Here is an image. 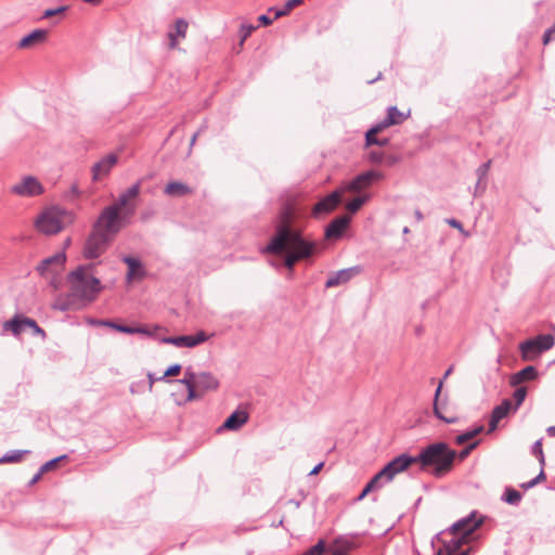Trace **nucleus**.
Wrapping results in <instances>:
<instances>
[{
    "mask_svg": "<svg viewBox=\"0 0 555 555\" xmlns=\"http://www.w3.org/2000/svg\"><path fill=\"white\" fill-rule=\"evenodd\" d=\"M353 276L352 269L340 270L334 275L330 276L325 283L327 288L338 286L340 284L347 283Z\"/></svg>",
    "mask_w": 555,
    "mask_h": 555,
    "instance_id": "c85d7f7f",
    "label": "nucleus"
},
{
    "mask_svg": "<svg viewBox=\"0 0 555 555\" xmlns=\"http://www.w3.org/2000/svg\"><path fill=\"white\" fill-rule=\"evenodd\" d=\"M482 524V518L476 519V513L468 517L459 520L450 528V533L453 535L451 543H453V551H457L463 544L468 542L469 535L478 529Z\"/></svg>",
    "mask_w": 555,
    "mask_h": 555,
    "instance_id": "1a4fd4ad",
    "label": "nucleus"
},
{
    "mask_svg": "<svg viewBox=\"0 0 555 555\" xmlns=\"http://www.w3.org/2000/svg\"><path fill=\"white\" fill-rule=\"evenodd\" d=\"M533 454L539 457L540 464L544 465V454H543V450H542V442L540 440H538L534 443Z\"/></svg>",
    "mask_w": 555,
    "mask_h": 555,
    "instance_id": "a19ab883",
    "label": "nucleus"
},
{
    "mask_svg": "<svg viewBox=\"0 0 555 555\" xmlns=\"http://www.w3.org/2000/svg\"><path fill=\"white\" fill-rule=\"evenodd\" d=\"M74 222V216L57 206L43 208L35 218V229L44 235H54Z\"/></svg>",
    "mask_w": 555,
    "mask_h": 555,
    "instance_id": "39448f33",
    "label": "nucleus"
},
{
    "mask_svg": "<svg viewBox=\"0 0 555 555\" xmlns=\"http://www.w3.org/2000/svg\"><path fill=\"white\" fill-rule=\"evenodd\" d=\"M382 179V175L377 171L370 170L357 176L353 180L348 182L343 189V193L345 191L360 193L367 188H370L373 182Z\"/></svg>",
    "mask_w": 555,
    "mask_h": 555,
    "instance_id": "dca6fc26",
    "label": "nucleus"
},
{
    "mask_svg": "<svg viewBox=\"0 0 555 555\" xmlns=\"http://www.w3.org/2000/svg\"><path fill=\"white\" fill-rule=\"evenodd\" d=\"M94 266L78 267L68 275L72 294L77 298L93 301L102 291L101 282L93 273Z\"/></svg>",
    "mask_w": 555,
    "mask_h": 555,
    "instance_id": "20e7f679",
    "label": "nucleus"
},
{
    "mask_svg": "<svg viewBox=\"0 0 555 555\" xmlns=\"http://www.w3.org/2000/svg\"><path fill=\"white\" fill-rule=\"evenodd\" d=\"M456 456L457 453L451 450L447 443L438 442L429 444L415 457L416 463H420L423 469L433 467V474L436 477H441L452 469Z\"/></svg>",
    "mask_w": 555,
    "mask_h": 555,
    "instance_id": "7ed1b4c3",
    "label": "nucleus"
},
{
    "mask_svg": "<svg viewBox=\"0 0 555 555\" xmlns=\"http://www.w3.org/2000/svg\"><path fill=\"white\" fill-rule=\"evenodd\" d=\"M409 116L410 111L401 112L396 106L389 107L386 118L366 132V144L386 145L388 139H377L376 135L391 126L402 124Z\"/></svg>",
    "mask_w": 555,
    "mask_h": 555,
    "instance_id": "0eeeda50",
    "label": "nucleus"
},
{
    "mask_svg": "<svg viewBox=\"0 0 555 555\" xmlns=\"http://www.w3.org/2000/svg\"><path fill=\"white\" fill-rule=\"evenodd\" d=\"M555 338L551 334L539 335L532 339H528L519 345L521 358L525 361H532L543 351L554 346Z\"/></svg>",
    "mask_w": 555,
    "mask_h": 555,
    "instance_id": "9d476101",
    "label": "nucleus"
},
{
    "mask_svg": "<svg viewBox=\"0 0 555 555\" xmlns=\"http://www.w3.org/2000/svg\"><path fill=\"white\" fill-rule=\"evenodd\" d=\"M482 430H483V426H479V427H476L473 430H469V431H466V433H464L462 435H459L455 438V442H456V444H460V446L461 444H465V443L469 442L470 440H473Z\"/></svg>",
    "mask_w": 555,
    "mask_h": 555,
    "instance_id": "7c9ffc66",
    "label": "nucleus"
},
{
    "mask_svg": "<svg viewBox=\"0 0 555 555\" xmlns=\"http://www.w3.org/2000/svg\"><path fill=\"white\" fill-rule=\"evenodd\" d=\"M526 396H527V388L526 387H518L514 391L513 398L515 400V404H513V408H514L515 411H517V409L521 405V403L524 402Z\"/></svg>",
    "mask_w": 555,
    "mask_h": 555,
    "instance_id": "f704fd0d",
    "label": "nucleus"
},
{
    "mask_svg": "<svg viewBox=\"0 0 555 555\" xmlns=\"http://www.w3.org/2000/svg\"><path fill=\"white\" fill-rule=\"evenodd\" d=\"M545 479V474L543 470H541V473L538 475V477L533 478L532 480H530L529 482H525L521 485V488L524 489H529V488H532L534 487L537 483L541 482L542 480Z\"/></svg>",
    "mask_w": 555,
    "mask_h": 555,
    "instance_id": "ea45409f",
    "label": "nucleus"
},
{
    "mask_svg": "<svg viewBox=\"0 0 555 555\" xmlns=\"http://www.w3.org/2000/svg\"><path fill=\"white\" fill-rule=\"evenodd\" d=\"M122 260L128 266V272L126 274V281L128 284L142 281L145 278L144 268L139 259L125 256Z\"/></svg>",
    "mask_w": 555,
    "mask_h": 555,
    "instance_id": "aec40b11",
    "label": "nucleus"
},
{
    "mask_svg": "<svg viewBox=\"0 0 555 555\" xmlns=\"http://www.w3.org/2000/svg\"><path fill=\"white\" fill-rule=\"evenodd\" d=\"M165 194L171 197H181L192 194L193 190L188 185L179 181L169 182L164 190Z\"/></svg>",
    "mask_w": 555,
    "mask_h": 555,
    "instance_id": "b1692460",
    "label": "nucleus"
},
{
    "mask_svg": "<svg viewBox=\"0 0 555 555\" xmlns=\"http://www.w3.org/2000/svg\"><path fill=\"white\" fill-rule=\"evenodd\" d=\"M66 8L65 7H60L57 9H49V10H46L44 13H43V17L44 18H49V17H52L54 15H57V14H61L63 12H65Z\"/></svg>",
    "mask_w": 555,
    "mask_h": 555,
    "instance_id": "49530a36",
    "label": "nucleus"
},
{
    "mask_svg": "<svg viewBox=\"0 0 555 555\" xmlns=\"http://www.w3.org/2000/svg\"><path fill=\"white\" fill-rule=\"evenodd\" d=\"M258 20L264 26H269L272 24V20L270 17H268L267 15H260Z\"/></svg>",
    "mask_w": 555,
    "mask_h": 555,
    "instance_id": "3c124183",
    "label": "nucleus"
},
{
    "mask_svg": "<svg viewBox=\"0 0 555 555\" xmlns=\"http://www.w3.org/2000/svg\"><path fill=\"white\" fill-rule=\"evenodd\" d=\"M442 387H443V380H440L438 384V387L436 389V392H435L434 402H437L442 399V397H441Z\"/></svg>",
    "mask_w": 555,
    "mask_h": 555,
    "instance_id": "09e8293b",
    "label": "nucleus"
},
{
    "mask_svg": "<svg viewBox=\"0 0 555 555\" xmlns=\"http://www.w3.org/2000/svg\"><path fill=\"white\" fill-rule=\"evenodd\" d=\"M448 223H449L451 227H453V228H455V229L460 230L461 232H463L462 223H461V222H459L457 220H455V219H449V220H448Z\"/></svg>",
    "mask_w": 555,
    "mask_h": 555,
    "instance_id": "8fccbe9b",
    "label": "nucleus"
},
{
    "mask_svg": "<svg viewBox=\"0 0 555 555\" xmlns=\"http://www.w3.org/2000/svg\"><path fill=\"white\" fill-rule=\"evenodd\" d=\"M382 478H385L383 475H380V472L378 474H376L371 480L370 482L364 487L366 489V491L371 492L373 491L376 487H377V483L378 481L382 479Z\"/></svg>",
    "mask_w": 555,
    "mask_h": 555,
    "instance_id": "37998d69",
    "label": "nucleus"
},
{
    "mask_svg": "<svg viewBox=\"0 0 555 555\" xmlns=\"http://www.w3.org/2000/svg\"><path fill=\"white\" fill-rule=\"evenodd\" d=\"M537 370L533 366H526L525 369L520 370L519 372L512 376L511 385L517 386L524 382L532 380L537 377Z\"/></svg>",
    "mask_w": 555,
    "mask_h": 555,
    "instance_id": "cd10ccee",
    "label": "nucleus"
},
{
    "mask_svg": "<svg viewBox=\"0 0 555 555\" xmlns=\"http://www.w3.org/2000/svg\"><path fill=\"white\" fill-rule=\"evenodd\" d=\"M65 261V254L57 253L54 256L42 260L37 267L39 274L49 282L54 291L59 289L61 285Z\"/></svg>",
    "mask_w": 555,
    "mask_h": 555,
    "instance_id": "6e6552de",
    "label": "nucleus"
},
{
    "mask_svg": "<svg viewBox=\"0 0 555 555\" xmlns=\"http://www.w3.org/2000/svg\"><path fill=\"white\" fill-rule=\"evenodd\" d=\"M521 500V494L513 488H507L505 491V501L508 504H517Z\"/></svg>",
    "mask_w": 555,
    "mask_h": 555,
    "instance_id": "e433bc0d",
    "label": "nucleus"
},
{
    "mask_svg": "<svg viewBox=\"0 0 555 555\" xmlns=\"http://www.w3.org/2000/svg\"><path fill=\"white\" fill-rule=\"evenodd\" d=\"M25 320H29V318L16 314L13 319L5 321L2 327L4 331H10L13 335L18 336L27 327Z\"/></svg>",
    "mask_w": 555,
    "mask_h": 555,
    "instance_id": "a878e982",
    "label": "nucleus"
},
{
    "mask_svg": "<svg viewBox=\"0 0 555 555\" xmlns=\"http://www.w3.org/2000/svg\"><path fill=\"white\" fill-rule=\"evenodd\" d=\"M179 382L188 389L186 401L199 399L208 391H216L220 386L219 379L212 373H196L192 367L185 369L183 378Z\"/></svg>",
    "mask_w": 555,
    "mask_h": 555,
    "instance_id": "423d86ee",
    "label": "nucleus"
},
{
    "mask_svg": "<svg viewBox=\"0 0 555 555\" xmlns=\"http://www.w3.org/2000/svg\"><path fill=\"white\" fill-rule=\"evenodd\" d=\"M547 431L551 434V435H554L555 434V427H550L547 429Z\"/></svg>",
    "mask_w": 555,
    "mask_h": 555,
    "instance_id": "e2e57ef3",
    "label": "nucleus"
},
{
    "mask_svg": "<svg viewBox=\"0 0 555 555\" xmlns=\"http://www.w3.org/2000/svg\"><path fill=\"white\" fill-rule=\"evenodd\" d=\"M48 38V30L36 29L27 36L23 37L18 43L21 49H30L43 43Z\"/></svg>",
    "mask_w": 555,
    "mask_h": 555,
    "instance_id": "4be33fe9",
    "label": "nucleus"
},
{
    "mask_svg": "<svg viewBox=\"0 0 555 555\" xmlns=\"http://www.w3.org/2000/svg\"><path fill=\"white\" fill-rule=\"evenodd\" d=\"M516 412L513 408V403L509 399H505L502 401L501 404L496 405L491 413L490 421H489V428L488 434L493 433L500 422L507 417L509 413Z\"/></svg>",
    "mask_w": 555,
    "mask_h": 555,
    "instance_id": "6ab92c4d",
    "label": "nucleus"
},
{
    "mask_svg": "<svg viewBox=\"0 0 555 555\" xmlns=\"http://www.w3.org/2000/svg\"><path fill=\"white\" fill-rule=\"evenodd\" d=\"M341 195H343V191L337 190V191L331 193L330 195L325 196L324 198H322L319 203H317L313 206L312 215L315 218H318L321 215L330 214L340 203Z\"/></svg>",
    "mask_w": 555,
    "mask_h": 555,
    "instance_id": "f3484780",
    "label": "nucleus"
},
{
    "mask_svg": "<svg viewBox=\"0 0 555 555\" xmlns=\"http://www.w3.org/2000/svg\"><path fill=\"white\" fill-rule=\"evenodd\" d=\"M295 218V208L286 206L279 216L274 235L263 249L264 253L273 255L284 254V263L291 271L296 262L312 256L317 249L315 243L304 238L294 227Z\"/></svg>",
    "mask_w": 555,
    "mask_h": 555,
    "instance_id": "f257e3e1",
    "label": "nucleus"
},
{
    "mask_svg": "<svg viewBox=\"0 0 555 555\" xmlns=\"http://www.w3.org/2000/svg\"><path fill=\"white\" fill-rule=\"evenodd\" d=\"M323 466H324L323 462L319 463L317 466H314L312 468V470L309 473V475H311V476L318 475L321 472V469L323 468Z\"/></svg>",
    "mask_w": 555,
    "mask_h": 555,
    "instance_id": "603ef678",
    "label": "nucleus"
},
{
    "mask_svg": "<svg viewBox=\"0 0 555 555\" xmlns=\"http://www.w3.org/2000/svg\"><path fill=\"white\" fill-rule=\"evenodd\" d=\"M367 199H369V196H366V195L357 196L352 201H350L349 203L346 204V209L348 210V212L354 214L363 206V204Z\"/></svg>",
    "mask_w": 555,
    "mask_h": 555,
    "instance_id": "2f4dec72",
    "label": "nucleus"
},
{
    "mask_svg": "<svg viewBox=\"0 0 555 555\" xmlns=\"http://www.w3.org/2000/svg\"><path fill=\"white\" fill-rule=\"evenodd\" d=\"M412 464H416L415 456H409L401 454L389 462L382 470L380 475L385 477L387 481L393 479V477L404 470H406Z\"/></svg>",
    "mask_w": 555,
    "mask_h": 555,
    "instance_id": "4468645a",
    "label": "nucleus"
},
{
    "mask_svg": "<svg viewBox=\"0 0 555 555\" xmlns=\"http://www.w3.org/2000/svg\"><path fill=\"white\" fill-rule=\"evenodd\" d=\"M353 544L346 539H337L330 547L332 555H348Z\"/></svg>",
    "mask_w": 555,
    "mask_h": 555,
    "instance_id": "c756f323",
    "label": "nucleus"
},
{
    "mask_svg": "<svg viewBox=\"0 0 555 555\" xmlns=\"http://www.w3.org/2000/svg\"><path fill=\"white\" fill-rule=\"evenodd\" d=\"M490 167V162L483 165V172H486Z\"/></svg>",
    "mask_w": 555,
    "mask_h": 555,
    "instance_id": "680f3d73",
    "label": "nucleus"
},
{
    "mask_svg": "<svg viewBox=\"0 0 555 555\" xmlns=\"http://www.w3.org/2000/svg\"><path fill=\"white\" fill-rule=\"evenodd\" d=\"M44 192L41 182L33 176H25L10 188V193L21 197H35Z\"/></svg>",
    "mask_w": 555,
    "mask_h": 555,
    "instance_id": "9b49d317",
    "label": "nucleus"
},
{
    "mask_svg": "<svg viewBox=\"0 0 555 555\" xmlns=\"http://www.w3.org/2000/svg\"><path fill=\"white\" fill-rule=\"evenodd\" d=\"M257 27L253 24L243 23L240 28V47H243L245 40L251 35L253 31H255Z\"/></svg>",
    "mask_w": 555,
    "mask_h": 555,
    "instance_id": "473e14b6",
    "label": "nucleus"
},
{
    "mask_svg": "<svg viewBox=\"0 0 555 555\" xmlns=\"http://www.w3.org/2000/svg\"><path fill=\"white\" fill-rule=\"evenodd\" d=\"M140 191L141 185L138 182L122 192L113 204L101 211L93 228L114 238L127 224L128 218L133 216L135 211L134 201Z\"/></svg>",
    "mask_w": 555,
    "mask_h": 555,
    "instance_id": "f03ea898",
    "label": "nucleus"
},
{
    "mask_svg": "<svg viewBox=\"0 0 555 555\" xmlns=\"http://www.w3.org/2000/svg\"><path fill=\"white\" fill-rule=\"evenodd\" d=\"M325 550L323 541H319L314 546L304 552L301 555H322Z\"/></svg>",
    "mask_w": 555,
    "mask_h": 555,
    "instance_id": "58836bf2",
    "label": "nucleus"
},
{
    "mask_svg": "<svg viewBox=\"0 0 555 555\" xmlns=\"http://www.w3.org/2000/svg\"><path fill=\"white\" fill-rule=\"evenodd\" d=\"M117 154H108L92 166V180L100 181L111 172L112 168L118 163Z\"/></svg>",
    "mask_w": 555,
    "mask_h": 555,
    "instance_id": "a211bd4d",
    "label": "nucleus"
},
{
    "mask_svg": "<svg viewBox=\"0 0 555 555\" xmlns=\"http://www.w3.org/2000/svg\"><path fill=\"white\" fill-rule=\"evenodd\" d=\"M552 38H553L552 31H547L546 30L544 36H543V43L547 44L551 41Z\"/></svg>",
    "mask_w": 555,
    "mask_h": 555,
    "instance_id": "5fc2aeb1",
    "label": "nucleus"
},
{
    "mask_svg": "<svg viewBox=\"0 0 555 555\" xmlns=\"http://www.w3.org/2000/svg\"><path fill=\"white\" fill-rule=\"evenodd\" d=\"M302 2H304V0H288L285 3V7H284L283 10H278L275 12L274 17L279 18L281 16H284V15L288 14L294 8L300 5Z\"/></svg>",
    "mask_w": 555,
    "mask_h": 555,
    "instance_id": "72a5a7b5",
    "label": "nucleus"
},
{
    "mask_svg": "<svg viewBox=\"0 0 555 555\" xmlns=\"http://www.w3.org/2000/svg\"><path fill=\"white\" fill-rule=\"evenodd\" d=\"M552 38H553L552 31H547L546 30L544 36H543V43L547 44L551 41Z\"/></svg>",
    "mask_w": 555,
    "mask_h": 555,
    "instance_id": "864d4df0",
    "label": "nucleus"
},
{
    "mask_svg": "<svg viewBox=\"0 0 555 555\" xmlns=\"http://www.w3.org/2000/svg\"><path fill=\"white\" fill-rule=\"evenodd\" d=\"M26 326L31 328L35 335L40 336L42 339L46 338V332L36 323L35 320H25Z\"/></svg>",
    "mask_w": 555,
    "mask_h": 555,
    "instance_id": "4c0bfd02",
    "label": "nucleus"
},
{
    "mask_svg": "<svg viewBox=\"0 0 555 555\" xmlns=\"http://www.w3.org/2000/svg\"><path fill=\"white\" fill-rule=\"evenodd\" d=\"M147 377H149V380H150V389H152L153 384L155 383V378L153 377V375L151 373L147 375Z\"/></svg>",
    "mask_w": 555,
    "mask_h": 555,
    "instance_id": "6e6d98bb",
    "label": "nucleus"
},
{
    "mask_svg": "<svg viewBox=\"0 0 555 555\" xmlns=\"http://www.w3.org/2000/svg\"><path fill=\"white\" fill-rule=\"evenodd\" d=\"M27 451H15L10 455H5L0 459V463H17L21 462Z\"/></svg>",
    "mask_w": 555,
    "mask_h": 555,
    "instance_id": "c9c22d12",
    "label": "nucleus"
},
{
    "mask_svg": "<svg viewBox=\"0 0 555 555\" xmlns=\"http://www.w3.org/2000/svg\"><path fill=\"white\" fill-rule=\"evenodd\" d=\"M248 417L246 411L237 410L224 421L219 430L236 431L247 423Z\"/></svg>",
    "mask_w": 555,
    "mask_h": 555,
    "instance_id": "412c9836",
    "label": "nucleus"
},
{
    "mask_svg": "<svg viewBox=\"0 0 555 555\" xmlns=\"http://www.w3.org/2000/svg\"><path fill=\"white\" fill-rule=\"evenodd\" d=\"M41 474H42V473H41V470H40V472H39V473L34 477V479H33V481H31V482H33V483H34V482H37V481L39 480V478H40Z\"/></svg>",
    "mask_w": 555,
    "mask_h": 555,
    "instance_id": "bf43d9fd",
    "label": "nucleus"
},
{
    "mask_svg": "<svg viewBox=\"0 0 555 555\" xmlns=\"http://www.w3.org/2000/svg\"><path fill=\"white\" fill-rule=\"evenodd\" d=\"M382 478H385L383 475H380V472L378 474H376L371 480L370 482L364 487L366 489V491L371 492L373 491L376 487H377V483L378 481L382 479Z\"/></svg>",
    "mask_w": 555,
    "mask_h": 555,
    "instance_id": "c03bdc74",
    "label": "nucleus"
},
{
    "mask_svg": "<svg viewBox=\"0 0 555 555\" xmlns=\"http://www.w3.org/2000/svg\"><path fill=\"white\" fill-rule=\"evenodd\" d=\"M350 219L348 216H341L333 220L325 231L326 238H336L341 235L349 223Z\"/></svg>",
    "mask_w": 555,
    "mask_h": 555,
    "instance_id": "5701e85b",
    "label": "nucleus"
},
{
    "mask_svg": "<svg viewBox=\"0 0 555 555\" xmlns=\"http://www.w3.org/2000/svg\"><path fill=\"white\" fill-rule=\"evenodd\" d=\"M197 139V133H195L191 139V145H194L195 141Z\"/></svg>",
    "mask_w": 555,
    "mask_h": 555,
    "instance_id": "052dcab7",
    "label": "nucleus"
},
{
    "mask_svg": "<svg viewBox=\"0 0 555 555\" xmlns=\"http://www.w3.org/2000/svg\"><path fill=\"white\" fill-rule=\"evenodd\" d=\"M451 371H452V367H450L449 370H447V372L444 373L443 375V378L441 380L444 382V379L451 374Z\"/></svg>",
    "mask_w": 555,
    "mask_h": 555,
    "instance_id": "13d9d810",
    "label": "nucleus"
},
{
    "mask_svg": "<svg viewBox=\"0 0 555 555\" xmlns=\"http://www.w3.org/2000/svg\"><path fill=\"white\" fill-rule=\"evenodd\" d=\"M181 372V365L180 364H173L171 366H169L165 373H164V376L163 377H173V376H178Z\"/></svg>",
    "mask_w": 555,
    "mask_h": 555,
    "instance_id": "79ce46f5",
    "label": "nucleus"
},
{
    "mask_svg": "<svg viewBox=\"0 0 555 555\" xmlns=\"http://www.w3.org/2000/svg\"><path fill=\"white\" fill-rule=\"evenodd\" d=\"M188 27L189 24L185 20L180 18L176 22L175 31L168 34L170 49L177 48L179 38H185Z\"/></svg>",
    "mask_w": 555,
    "mask_h": 555,
    "instance_id": "393cba45",
    "label": "nucleus"
},
{
    "mask_svg": "<svg viewBox=\"0 0 555 555\" xmlns=\"http://www.w3.org/2000/svg\"><path fill=\"white\" fill-rule=\"evenodd\" d=\"M369 493H370V492H369V491H366V489L364 488V489L362 490L361 494L359 495V500L364 499Z\"/></svg>",
    "mask_w": 555,
    "mask_h": 555,
    "instance_id": "4d7b16f0",
    "label": "nucleus"
},
{
    "mask_svg": "<svg viewBox=\"0 0 555 555\" xmlns=\"http://www.w3.org/2000/svg\"><path fill=\"white\" fill-rule=\"evenodd\" d=\"M98 325L108 326L117 332L126 333V334H135V333H141V334H146V335L153 334L151 331L146 330L145 327H132V326L119 325L112 321H99Z\"/></svg>",
    "mask_w": 555,
    "mask_h": 555,
    "instance_id": "bb28decb",
    "label": "nucleus"
},
{
    "mask_svg": "<svg viewBox=\"0 0 555 555\" xmlns=\"http://www.w3.org/2000/svg\"><path fill=\"white\" fill-rule=\"evenodd\" d=\"M433 412L436 417L448 424H455L460 421L457 408L451 402L448 396L437 402H434Z\"/></svg>",
    "mask_w": 555,
    "mask_h": 555,
    "instance_id": "ddd939ff",
    "label": "nucleus"
},
{
    "mask_svg": "<svg viewBox=\"0 0 555 555\" xmlns=\"http://www.w3.org/2000/svg\"><path fill=\"white\" fill-rule=\"evenodd\" d=\"M62 457H57V459H54V460H51L49 462H47L44 465H42L41 467V473H47L49 470H52L56 467V464L57 462L61 460Z\"/></svg>",
    "mask_w": 555,
    "mask_h": 555,
    "instance_id": "de8ad7c7",
    "label": "nucleus"
},
{
    "mask_svg": "<svg viewBox=\"0 0 555 555\" xmlns=\"http://www.w3.org/2000/svg\"><path fill=\"white\" fill-rule=\"evenodd\" d=\"M210 335H208L204 331H198L194 335H182L175 337H165L162 339V343L173 345L178 348H194L206 340H208Z\"/></svg>",
    "mask_w": 555,
    "mask_h": 555,
    "instance_id": "2eb2a0df",
    "label": "nucleus"
},
{
    "mask_svg": "<svg viewBox=\"0 0 555 555\" xmlns=\"http://www.w3.org/2000/svg\"><path fill=\"white\" fill-rule=\"evenodd\" d=\"M477 444H478V441H474V442L469 443L464 450H462L459 453L460 460L466 459L468 456V454L472 452V450L477 447Z\"/></svg>",
    "mask_w": 555,
    "mask_h": 555,
    "instance_id": "a18cd8bd",
    "label": "nucleus"
},
{
    "mask_svg": "<svg viewBox=\"0 0 555 555\" xmlns=\"http://www.w3.org/2000/svg\"><path fill=\"white\" fill-rule=\"evenodd\" d=\"M112 241V236L93 228L91 234L89 235L86 242L85 256L87 258L99 257L105 251V249Z\"/></svg>",
    "mask_w": 555,
    "mask_h": 555,
    "instance_id": "f8f14e48",
    "label": "nucleus"
}]
</instances>
